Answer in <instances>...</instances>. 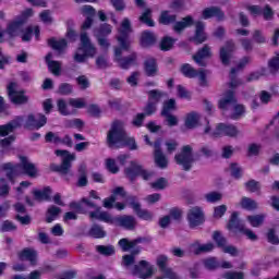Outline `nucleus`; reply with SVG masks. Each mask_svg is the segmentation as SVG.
<instances>
[{"label": "nucleus", "mask_w": 279, "mask_h": 279, "mask_svg": "<svg viewBox=\"0 0 279 279\" xmlns=\"http://www.w3.org/2000/svg\"><path fill=\"white\" fill-rule=\"evenodd\" d=\"M119 143L124 147H129L131 151L138 149L136 140L134 137H128L123 122H121V120H114L107 133V145L108 147H114V145H119Z\"/></svg>", "instance_id": "nucleus-1"}, {"label": "nucleus", "mask_w": 279, "mask_h": 279, "mask_svg": "<svg viewBox=\"0 0 279 279\" xmlns=\"http://www.w3.org/2000/svg\"><path fill=\"white\" fill-rule=\"evenodd\" d=\"M124 175L130 180V182H135L136 178H142V180H149L154 178V172L148 171L138 161L132 160L130 161V167L124 169Z\"/></svg>", "instance_id": "nucleus-2"}, {"label": "nucleus", "mask_w": 279, "mask_h": 279, "mask_svg": "<svg viewBox=\"0 0 279 279\" xmlns=\"http://www.w3.org/2000/svg\"><path fill=\"white\" fill-rule=\"evenodd\" d=\"M123 51H130V49H125L122 46L114 48V62H117L120 69L128 71L131 66L136 64L138 54L136 52H132L131 54L123 57Z\"/></svg>", "instance_id": "nucleus-3"}, {"label": "nucleus", "mask_w": 279, "mask_h": 279, "mask_svg": "<svg viewBox=\"0 0 279 279\" xmlns=\"http://www.w3.org/2000/svg\"><path fill=\"white\" fill-rule=\"evenodd\" d=\"M57 156H62V162L61 165L58 163H51L50 165V171L53 173H62V175H66L69 171H71V161L75 160V155H72L69 153V150H56Z\"/></svg>", "instance_id": "nucleus-4"}, {"label": "nucleus", "mask_w": 279, "mask_h": 279, "mask_svg": "<svg viewBox=\"0 0 279 279\" xmlns=\"http://www.w3.org/2000/svg\"><path fill=\"white\" fill-rule=\"evenodd\" d=\"M174 160L179 167H182L183 171H191L193 169V162H195L193 147L191 145L183 146L181 151L174 156Z\"/></svg>", "instance_id": "nucleus-5"}, {"label": "nucleus", "mask_w": 279, "mask_h": 279, "mask_svg": "<svg viewBox=\"0 0 279 279\" xmlns=\"http://www.w3.org/2000/svg\"><path fill=\"white\" fill-rule=\"evenodd\" d=\"M130 34H132V23L130 22V19L124 17L121 23L120 36L117 37L122 49H130Z\"/></svg>", "instance_id": "nucleus-6"}, {"label": "nucleus", "mask_w": 279, "mask_h": 279, "mask_svg": "<svg viewBox=\"0 0 279 279\" xmlns=\"http://www.w3.org/2000/svg\"><path fill=\"white\" fill-rule=\"evenodd\" d=\"M131 274L140 279H149L154 276V266L149 265V262L142 259L134 265Z\"/></svg>", "instance_id": "nucleus-7"}, {"label": "nucleus", "mask_w": 279, "mask_h": 279, "mask_svg": "<svg viewBox=\"0 0 279 279\" xmlns=\"http://www.w3.org/2000/svg\"><path fill=\"white\" fill-rule=\"evenodd\" d=\"M7 90L9 99H11L12 104H15V106H23L29 101V98L25 96L24 90H16L15 82H11L7 87Z\"/></svg>", "instance_id": "nucleus-8"}, {"label": "nucleus", "mask_w": 279, "mask_h": 279, "mask_svg": "<svg viewBox=\"0 0 279 279\" xmlns=\"http://www.w3.org/2000/svg\"><path fill=\"white\" fill-rule=\"evenodd\" d=\"M246 10H248L251 16H263L264 21H274L276 14L269 4H266L264 8L258 4H253L248 5Z\"/></svg>", "instance_id": "nucleus-9"}, {"label": "nucleus", "mask_w": 279, "mask_h": 279, "mask_svg": "<svg viewBox=\"0 0 279 279\" xmlns=\"http://www.w3.org/2000/svg\"><path fill=\"white\" fill-rule=\"evenodd\" d=\"M45 125H47V117L43 113H29L24 123L25 130H40Z\"/></svg>", "instance_id": "nucleus-10"}, {"label": "nucleus", "mask_w": 279, "mask_h": 279, "mask_svg": "<svg viewBox=\"0 0 279 279\" xmlns=\"http://www.w3.org/2000/svg\"><path fill=\"white\" fill-rule=\"evenodd\" d=\"M239 135V129L232 124L219 123L216 126V130L211 133L213 138H221V136H229L234 138Z\"/></svg>", "instance_id": "nucleus-11"}, {"label": "nucleus", "mask_w": 279, "mask_h": 279, "mask_svg": "<svg viewBox=\"0 0 279 279\" xmlns=\"http://www.w3.org/2000/svg\"><path fill=\"white\" fill-rule=\"evenodd\" d=\"M204 221H206V218L202 207H193L187 211V222L191 230L203 226Z\"/></svg>", "instance_id": "nucleus-12"}, {"label": "nucleus", "mask_w": 279, "mask_h": 279, "mask_svg": "<svg viewBox=\"0 0 279 279\" xmlns=\"http://www.w3.org/2000/svg\"><path fill=\"white\" fill-rule=\"evenodd\" d=\"M140 243H151V238L149 236H138L130 241L128 238H122L119 240L118 245L122 252H130V250H134L136 245Z\"/></svg>", "instance_id": "nucleus-13"}, {"label": "nucleus", "mask_w": 279, "mask_h": 279, "mask_svg": "<svg viewBox=\"0 0 279 279\" xmlns=\"http://www.w3.org/2000/svg\"><path fill=\"white\" fill-rule=\"evenodd\" d=\"M194 36L189 37V41L194 43V45H203V43L208 40V35L206 34V25L202 21L194 22Z\"/></svg>", "instance_id": "nucleus-14"}, {"label": "nucleus", "mask_w": 279, "mask_h": 279, "mask_svg": "<svg viewBox=\"0 0 279 279\" xmlns=\"http://www.w3.org/2000/svg\"><path fill=\"white\" fill-rule=\"evenodd\" d=\"M129 204L131 208H133L134 213L137 215L140 219L143 221H153L154 220V214L147 209L141 208V203L136 202V196H129Z\"/></svg>", "instance_id": "nucleus-15"}, {"label": "nucleus", "mask_w": 279, "mask_h": 279, "mask_svg": "<svg viewBox=\"0 0 279 279\" xmlns=\"http://www.w3.org/2000/svg\"><path fill=\"white\" fill-rule=\"evenodd\" d=\"M13 208L16 213L15 221H19L21 226H29L32 223V216L27 214V207L23 205V203L17 202L13 205Z\"/></svg>", "instance_id": "nucleus-16"}, {"label": "nucleus", "mask_w": 279, "mask_h": 279, "mask_svg": "<svg viewBox=\"0 0 279 279\" xmlns=\"http://www.w3.org/2000/svg\"><path fill=\"white\" fill-rule=\"evenodd\" d=\"M235 48L236 46L232 39L227 40L225 46L220 48L219 56L223 66H228L230 64V60H232V53H234Z\"/></svg>", "instance_id": "nucleus-17"}, {"label": "nucleus", "mask_w": 279, "mask_h": 279, "mask_svg": "<svg viewBox=\"0 0 279 279\" xmlns=\"http://www.w3.org/2000/svg\"><path fill=\"white\" fill-rule=\"evenodd\" d=\"M110 226H120L125 228V230H134L136 228V218L134 216H111Z\"/></svg>", "instance_id": "nucleus-18"}, {"label": "nucleus", "mask_w": 279, "mask_h": 279, "mask_svg": "<svg viewBox=\"0 0 279 279\" xmlns=\"http://www.w3.org/2000/svg\"><path fill=\"white\" fill-rule=\"evenodd\" d=\"M20 159L21 162L17 163L19 171L28 178H36V175H38V168H36V165L29 162V159L25 156H22Z\"/></svg>", "instance_id": "nucleus-19"}, {"label": "nucleus", "mask_w": 279, "mask_h": 279, "mask_svg": "<svg viewBox=\"0 0 279 279\" xmlns=\"http://www.w3.org/2000/svg\"><path fill=\"white\" fill-rule=\"evenodd\" d=\"M161 145H162V142L160 141V138L156 140L154 142L155 162H156L157 167H159L160 169H167L169 161L167 160V157L162 153Z\"/></svg>", "instance_id": "nucleus-20"}, {"label": "nucleus", "mask_w": 279, "mask_h": 279, "mask_svg": "<svg viewBox=\"0 0 279 279\" xmlns=\"http://www.w3.org/2000/svg\"><path fill=\"white\" fill-rule=\"evenodd\" d=\"M158 43L156 34L149 29L143 31L140 36V47L142 49H151Z\"/></svg>", "instance_id": "nucleus-21"}, {"label": "nucleus", "mask_w": 279, "mask_h": 279, "mask_svg": "<svg viewBox=\"0 0 279 279\" xmlns=\"http://www.w3.org/2000/svg\"><path fill=\"white\" fill-rule=\"evenodd\" d=\"M244 228L245 223L239 218V211H233L227 223V230L236 234V232H241Z\"/></svg>", "instance_id": "nucleus-22"}, {"label": "nucleus", "mask_w": 279, "mask_h": 279, "mask_svg": "<svg viewBox=\"0 0 279 279\" xmlns=\"http://www.w3.org/2000/svg\"><path fill=\"white\" fill-rule=\"evenodd\" d=\"M19 260L22 263L28 260L31 265H36L38 263V253L29 247L23 248L17 253Z\"/></svg>", "instance_id": "nucleus-23"}, {"label": "nucleus", "mask_w": 279, "mask_h": 279, "mask_svg": "<svg viewBox=\"0 0 279 279\" xmlns=\"http://www.w3.org/2000/svg\"><path fill=\"white\" fill-rule=\"evenodd\" d=\"M195 25V20L191 15H186L181 19V21H175V23L172 26V29L175 34H182L184 29H187V27H193Z\"/></svg>", "instance_id": "nucleus-24"}, {"label": "nucleus", "mask_w": 279, "mask_h": 279, "mask_svg": "<svg viewBox=\"0 0 279 279\" xmlns=\"http://www.w3.org/2000/svg\"><path fill=\"white\" fill-rule=\"evenodd\" d=\"M210 56H213V52L210 51V46L205 45L204 47L198 49L195 54H193L192 59L196 64H198V66H206V62L204 61V59L210 58Z\"/></svg>", "instance_id": "nucleus-25"}, {"label": "nucleus", "mask_w": 279, "mask_h": 279, "mask_svg": "<svg viewBox=\"0 0 279 279\" xmlns=\"http://www.w3.org/2000/svg\"><path fill=\"white\" fill-rule=\"evenodd\" d=\"M213 16H216L218 21H223L226 13H223L219 7H209L203 10L202 19H204V21H208V19H213Z\"/></svg>", "instance_id": "nucleus-26"}, {"label": "nucleus", "mask_w": 279, "mask_h": 279, "mask_svg": "<svg viewBox=\"0 0 279 279\" xmlns=\"http://www.w3.org/2000/svg\"><path fill=\"white\" fill-rule=\"evenodd\" d=\"M45 141L46 143H54V145L62 143L63 145H66V147H73V140L69 135L60 138V136H57L53 132H48L45 136Z\"/></svg>", "instance_id": "nucleus-27"}, {"label": "nucleus", "mask_w": 279, "mask_h": 279, "mask_svg": "<svg viewBox=\"0 0 279 279\" xmlns=\"http://www.w3.org/2000/svg\"><path fill=\"white\" fill-rule=\"evenodd\" d=\"M81 45L82 50L85 51L89 56H96L97 54V48L90 43V38L88 37V33L83 32L81 33Z\"/></svg>", "instance_id": "nucleus-28"}, {"label": "nucleus", "mask_w": 279, "mask_h": 279, "mask_svg": "<svg viewBox=\"0 0 279 279\" xmlns=\"http://www.w3.org/2000/svg\"><path fill=\"white\" fill-rule=\"evenodd\" d=\"M144 71L147 77H154L158 73V61L154 57H148L144 61Z\"/></svg>", "instance_id": "nucleus-29"}, {"label": "nucleus", "mask_w": 279, "mask_h": 279, "mask_svg": "<svg viewBox=\"0 0 279 279\" xmlns=\"http://www.w3.org/2000/svg\"><path fill=\"white\" fill-rule=\"evenodd\" d=\"M201 119L202 116H199V113L192 111L190 113H186L184 125L187 130H195V128H199Z\"/></svg>", "instance_id": "nucleus-30"}, {"label": "nucleus", "mask_w": 279, "mask_h": 279, "mask_svg": "<svg viewBox=\"0 0 279 279\" xmlns=\"http://www.w3.org/2000/svg\"><path fill=\"white\" fill-rule=\"evenodd\" d=\"M218 106H241L236 102V94L234 90L228 89L225 92L222 98L218 101Z\"/></svg>", "instance_id": "nucleus-31"}, {"label": "nucleus", "mask_w": 279, "mask_h": 279, "mask_svg": "<svg viewBox=\"0 0 279 279\" xmlns=\"http://www.w3.org/2000/svg\"><path fill=\"white\" fill-rule=\"evenodd\" d=\"M0 169L7 171V178L11 184L16 182V171H19L17 165H12V162L2 163Z\"/></svg>", "instance_id": "nucleus-32"}, {"label": "nucleus", "mask_w": 279, "mask_h": 279, "mask_svg": "<svg viewBox=\"0 0 279 279\" xmlns=\"http://www.w3.org/2000/svg\"><path fill=\"white\" fill-rule=\"evenodd\" d=\"M51 187L46 186L43 190H34L33 196L36 202H51Z\"/></svg>", "instance_id": "nucleus-33"}, {"label": "nucleus", "mask_w": 279, "mask_h": 279, "mask_svg": "<svg viewBox=\"0 0 279 279\" xmlns=\"http://www.w3.org/2000/svg\"><path fill=\"white\" fill-rule=\"evenodd\" d=\"M48 47H51L53 51H58L59 53H62L66 47H69V43L66 39L62 38L57 40L54 37H51L47 40Z\"/></svg>", "instance_id": "nucleus-34"}, {"label": "nucleus", "mask_w": 279, "mask_h": 279, "mask_svg": "<svg viewBox=\"0 0 279 279\" xmlns=\"http://www.w3.org/2000/svg\"><path fill=\"white\" fill-rule=\"evenodd\" d=\"M131 250H132L131 254L122 256V265L124 267H132V265H134V263H136V256H138V254H141L140 246H135Z\"/></svg>", "instance_id": "nucleus-35"}, {"label": "nucleus", "mask_w": 279, "mask_h": 279, "mask_svg": "<svg viewBox=\"0 0 279 279\" xmlns=\"http://www.w3.org/2000/svg\"><path fill=\"white\" fill-rule=\"evenodd\" d=\"M180 73L189 80H193L199 75V70L193 68L190 63H183L180 68Z\"/></svg>", "instance_id": "nucleus-36"}, {"label": "nucleus", "mask_w": 279, "mask_h": 279, "mask_svg": "<svg viewBox=\"0 0 279 279\" xmlns=\"http://www.w3.org/2000/svg\"><path fill=\"white\" fill-rule=\"evenodd\" d=\"M178 21V15L170 14L169 10L161 11L159 15V23L160 25H171Z\"/></svg>", "instance_id": "nucleus-37"}, {"label": "nucleus", "mask_w": 279, "mask_h": 279, "mask_svg": "<svg viewBox=\"0 0 279 279\" xmlns=\"http://www.w3.org/2000/svg\"><path fill=\"white\" fill-rule=\"evenodd\" d=\"M62 213V209L56 205H51L46 211V223H53Z\"/></svg>", "instance_id": "nucleus-38"}, {"label": "nucleus", "mask_w": 279, "mask_h": 279, "mask_svg": "<svg viewBox=\"0 0 279 279\" xmlns=\"http://www.w3.org/2000/svg\"><path fill=\"white\" fill-rule=\"evenodd\" d=\"M94 32L96 38H108L112 34V25L108 23L100 24Z\"/></svg>", "instance_id": "nucleus-39"}, {"label": "nucleus", "mask_w": 279, "mask_h": 279, "mask_svg": "<svg viewBox=\"0 0 279 279\" xmlns=\"http://www.w3.org/2000/svg\"><path fill=\"white\" fill-rule=\"evenodd\" d=\"M20 126L21 124L16 121L2 124L0 125V136L5 138V136H10V134H12V132H14V130Z\"/></svg>", "instance_id": "nucleus-40"}, {"label": "nucleus", "mask_w": 279, "mask_h": 279, "mask_svg": "<svg viewBox=\"0 0 279 279\" xmlns=\"http://www.w3.org/2000/svg\"><path fill=\"white\" fill-rule=\"evenodd\" d=\"M175 43H178V39L169 36H163L160 40L159 49L160 51H171Z\"/></svg>", "instance_id": "nucleus-41"}, {"label": "nucleus", "mask_w": 279, "mask_h": 279, "mask_svg": "<svg viewBox=\"0 0 279 279\" xmlns=\"http://www.w3.org/2000/svg\"><path fill=\"white\" fill-rule=\"evenodd\" d=\"M24 22L20 20H15L7 25V34L10 38H14L16 36V32L23 27Z\"/></svg>", "instance_id": "nucleus-42"}, {"label": "nucleus", "mask_w": 279, "mask_h": 279, "mask_svg": "<svg viewBox=\"0 0 279 279\" xmlns=\"http://www.w3.org/2000/svg\"><path fill=\"white\" fill-rule=\"evenodd\" d=\"M106 230L99 225H93L88 231V235L92 239H106Z\"/></svg>", "instance_id": "nucleus-43"}, {"label": "nucleus", "mask_w": 279, "mask_h": 279, "mask_svg": "<svg viewBox=\"0 0 279 279\" xmlns=\"http://www.w3.org/2000/svg\"><path fill=\"white\" fill-rule=\"evenodd\" d=\"M169 94L167 92H160L158 89H153L148 92L149 101H154V104H158L161 99H168Z\"/></svg>", "instance_id": "nucleus-44"}, {"label": "nucleus", "mask_w": 279, "mask_h": 279, "mask_svg": "<svg viewBox=\"0 0 279 279\" xmlns=\"http://www.w3.org/2000/svg\"><path fill=\"white\" fill-rule=\"evenodd\" d=\"M89 217L90 219H98V221H104V223H109V226L112 221V216L107 211H100V213L90 211Z\"/></svg>", "instance_id": "nucleus-45"}, {"label": "nucleus", "mask_w": 279, "mask_h": 279, "mask_svg": "<svg viewBox=\"0 0 279 279\" xmlns=\"http://www.w3.org/2000/svg\"><path fill=\"white\" fill-rule=\"evenodd\" d=\"M213 241H215L217 247H219L220 250H223V247L228 245V239H226V236H223V234L219 230L214 231Z\"/></svg>", "instance_id": "nucleus-46"}, {"label": "nucleus", "mask_w": 279, "mask_h": 279, "mask_svg": "<svg viewBox=\"0 0 279 279\" xmlns=\"http://www.w3.org/2000/svg\"><path fill=\"white\" fill-rule=\"evenodd\" d=\"M78 108H84V106H59L58 110L62 117H73L74 114H77Z\"/></svg>", "instance_id": "nucleus-47"}, {"label": "nucleus", "mask_w": 279, "mask_h": 279, "mask_svg": "<svg viewBox=\"0 0 279 279\" xmlns=\"http://www.w3.org/2000/svg\"><path fill=\"white\" fill-rule=\"evenodd\" d=\"M240 205L243 210H256L258 208V203L247 196L241 198Z\"/></svg>", "instance_id": "nucleus-48"}, {"label": "nucleus", "mask_w": 279, "mask_h": 279, "mask_svg": "<svg viewBox=\"0 0 279 279\" xmlns=\"http://www.w3.org/2000/svg\"><path fill=\"white\" fill-rule=\"evenodd\" d=\"M141 23L147 25V27H156V22L151 19V9H145L143 14L140 16Z\"/></svg>", "instance_id": "nucleus-49"}, {"label": "nucleus", "mask_w": 279, "mask_h": 279, "mask_svg": "<svg viewBox=\"0 0 279 279\" xmlns=\"http://www.w3.org/2000/svg\"><path fill=\"white\" fill-rule=\"evenodd\" d=\"M246 219L252 228H259V226L265 223V215L247 216Z\"/></svg>", "instance_id": "nucleus-50"}, {"label": "nucleus", "mask_w": 279, "mask_h": 279, "mask_svg": "<svg viewBox=\"0 0 279 279\" xmlns=\"http://www.w3.org/2000/svg\"><path fill=\"white\" fill-rule=\"evenodd\" d=\"M16 141V135H9L8 137H4L0 140V149L2 151L10 150V147H12V143Z\"/></svg>", "instance_id": "nucleus-51"}, {"label": "nucleus", "mask_w": 279, "mask_h": 279, "mask_svg": "<svg viewBox=\"0 0 279 279\" xmlns=\"http://www.w3.org/2000/svg\"><path fill=\"white\" fill-rule=\"evenodd\" d=\"M96 252L101 256H113L116 251L112 245H96Z\"/></svg>", "instance_id": "nucleus-52"}, {"label": "nucleus", "mask_w": 279, "mask_h": 279, "mask_svg": "<svg viewBox=\"0 0 279 279\" xmlns=\"http://www.w3.org/2000/svg\"><path fill=\"white\" fill-rule=\"evenodd\" d=\"M231 178L234 180H241L243 178V168L239 166L236 162L230 163Z\"/></svg>", "instance_id": "nucleus-53"}, {"label": "nucleus", "mask_w": 279, "mask_h": 279, "mask_svg": "<svg viewBox=\"0 0 279 279\" xmlns=\"http://www.w3.org/2000/svg\"><path fill=\"white\" fill-rule=\"evenodd\" d=\"M169 184V181H167L165 178H159L155 182L150 183L151 189L155 191H165Z\"/></svg>", "instance_id": "nucleus-54"}, {"label": "nucleus", "mask_w": 279, "mask_h": 279, "mask_svg": "<svg viewBox=\"0 0 279 279\" xmlns=\"http://www.w3.org/2000/svg\"><path fill=\"white\" fill-rule=\"evenodd\" d=\"M223 195L219 192H209L205 194V199L208 202V204H217V202H221V198Z\"/></svg>", "instance_id": "nucleus-55"}, {"label": "nucleus", "mask_w": 279, "mask_h": 279, "mask_svg": "<svg viewBox=\"0 0 279 279\" xmlns=\"http://www.w3.org/2000/svg\"><path fill=\"white\" fill-rule=\"evenodd\" d=\"M268 69L270 71L271 75H276V73H278V71H279V54L269 59Z\"/></svg>", "instance_id": "nucleus-56"}, {"label": "nucleus", "mask_w": 279, "mask_h": 279, "mask_svg": "<svg viewBox=\"0 0 279 279\" xmlns=\"http://www.w3.org/2000/svg\"><path fill=\"white\" fill-rule=\"evenodd\" d=\"M244 186L250 193H256L257 191H260V182L254 179H251L247 182H245Z\"/></svg>", "instance_id": "nucleus-57"}, {"label": "nucleus", "mask_w": 279, "mask_h": 279, "mask_svg": "<svg viewBox=\"0 0 279 279\" xmlns=\"http://www.w3.org/2000/svg\"><path fill=\"white\" fill-rule=\"evenodd\" d=\"M10 195V184L5 178H0V197H8Z\"/></svg>", "instance_id": "nucleus-58"}, {"label": "nucleus", "mask_w": 279, "mask_h": 279, "mask_svg": "<svg viewBox=\"0 0 279 279\" xmlns=\"http://www.w3.org/2000/svg\"><path fill=\"white\" fill-rule=\"evenodd\" d=\"M230 88H236L238 86H241V81L236 77V68H232L230 71Z\"/></svg>", "instance_id": "nucleus-59"}, {"label": "nucleus", "mask_w": 279, "mask_h": 279, "mask_svg": "<svg viewBox=\"0 0 279 279\" xmlns=\"http://www.w3.org/2000/svg\"><path fill=\"white\" fill-rule=\"evenodd\" d=\"M203 263H204L206 269H209V271L218 269V267H219V262H217V258H215V257H209L207 259H204Z\"/></svg>", "instance_id": "nucleus-60"}, {"label": "nucleus", "mask_w": 279, "mask_h": 279, "mask_svg": "<svg viewBox=\"0 0 279 279\" xmlns=\"http://www.w3.org/2000/svg\"><path fill=\"white\" fill-rule=\"evenodd\" d=\"M268 243L271 245H279V238L276 235V229H269L266 234Z\"/></svg>", "instance_id": "nucleus-61"}, {"label": "nucleus", "mask_w": 279, "mask_h": 279, "mask_svg": "<svg viewBox=\"0 0 279 279\" xmlns=\"http://www.w3.org/2000/svg\"><path fill=\"white\" fill-rule=\"evenodd\" d=\"M47 66L52 75H60L62 71V65L58 61H51Z\"/></svg>", "instance_id": "nucleus-62"}, {"label": "nucleus", "mask_w": 279, "mask_h": 279, "mask_svg": "<svg viewBox=\"0 0 279 279\" xmlns=\"http://www.w3.org/2000/svg\"><path fill=\"white\" fill-rule=\"evenodd\" d=\"M66 128H75L76 130H78V132H82V130H84V122L82 121V119L76 118L68 121Z\"/></svg>", "instance_id": "nucleus-63"}, {"label": "nucleus", "mask_w": 279, "mask_h": 279, "mask_svg": "<svg viewBox=\"0 0 279 279\" xmlns=\"http://www.w3.org/2000/svg\"><path fill=\"white\" fill-rule=\"evenodd\" d=\"M222 278L226 279H245V274L243 271H227L223 274Z\"/></svg>", "instance_id": "nucleus-64"}]
</instances>
